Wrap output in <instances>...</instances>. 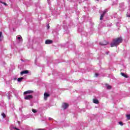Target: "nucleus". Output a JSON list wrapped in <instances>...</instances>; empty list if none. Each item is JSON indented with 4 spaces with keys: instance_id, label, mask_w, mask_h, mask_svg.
I'll use <instances>...</instances> for the list:
<instances>
[{
    "instance_id": "nucleus-1",
    "label": "nucleus",
    "mask_w": 130,
    "mask_h": 130,
    "mask_svg": "<svg viewBox=\"0 0 130 130\" xmlns=\"http://www.w3.org/2000/svg\"><path fill=\"white\" fill-rule=\"evenodd\" d=\"M122 42V38L119 37L113 39L112 42L111 43V47L117 46L118 44Z\"/></svg>"
},
{
    "instance_id": "nucleus-2",
    "label": "nucleus",
    "mask_w": 130,
    "mask_h": 130,
    "mask_svg": "<svg viewBox=\"0 0 130 130\" xmlns=\"http://www.w3.org/2000/svg\"><path fill=\"white\" fill-rule=\"evenodd\" d=\"M25 100H31V99H33L32 95H26L24 96Z\"/></svg>"
},
{
    "instance_id": "nucleus-3",
    "label": "nucleus",
    "mask_w": 130,
    "mask_h": 130,
    "mask_svg": "<svg viewBox=\"0 0 130 130\" xmlns=\"http://www.w3.org/2000/svg\"><path fill=\"white\" fill-rule=\"evenodd\" d=\"M106 13H107V10H105L103 12V13L102 14V15H101L100 20H103V17H104V16L105 15V14H106Z\"/></svg>"
},
{
    "instance_id": "nucleus-4",
    "label": "nucleus",
    "mask_w": 130,
    "mask_h": 130,
    "mask_svg": "<svg viewBox=\"0 0 130 130\" xmlns=\"http://www.w3.org/2000/svg\"><path fill=\"white\" fill-rule=\"evenodd\" d=\"M34 91L33 90H29L26 91H24L23 92V95L25 96V95H27V94H32V93H34Z\"/></svg>"
},
{
    "instance_id": "nucleus-5",
    "label": "nucleus",
    "mask_w": 130,
    "mask_h": 130,
    "mask_svg": "<svg viewBox=\"0 0 130 130\" xmlns=\"http://www.w3.org/2000/svg\"><path fill=\"white\" fill-rule=\"evenodd\" d=\"M108 42L106 41V40H104L103 41L100 42V45L103 46V45H107L108 44Z\"/></svg>"
},
{
    "instance_id": "nucleus-6",
    "label": "nucleus",
    "mask_w": 130,
    "mask_h": 130,
    "mask_svg": "<svg viewBox=\"0 0 130 130\" xmlns=\"http://www.w3.org/2000/svg\"><path fill=\"white\" fill-rule=\"evenodd\" d=\"M50 95L49 94L47 93V92H45L44 94V100H47V98L49 97Z\"/></svg>"
},
{
    "instance_id": "nucleus-7",
    "label": "nucleus",
    "mask_w": 130,
    "mask_h": 130,
    "mask_svg": "<svg viewBox=\"0 0 130 130\" xmlns=\"http://www.w3.org/2000/svg\"><path fill=\"white\" fill-rule=\"evenodd\" d=\"M62 107L63 109H67L69 107V105L67 103H64L62 104Z\"/></svg>"
},
{
    "instance_id": "nucleus-8",
    "label": "nucleus",
    "mask_w": 130,
    "mask_h": 130,
    "mask_svg": "<svg viewBox=\"0 0 130 130\" xmlns=\"http://www.w3.org/2000/svg\"><path fill=\"white\" fill-rule=\"evenodd\" d=\"M27 74H29V71H28V70H24V71H22L20 73V75H21Z\"/></svg>"
},
{
    "instance_id": "nucleus-9",
    "label": "nucleus",
    "mask_w": 130,
    "mask_h": 130,
    "mask_svg": "<svg viewBox=\"0 0 130 130\" xmlns=\"http://www.w3.org/2000/svg\"><path fill=\"white\" fill-rule=\"evenodd\" d=\"M53 41L51 40H47L45 41V44H52Z\"/></svg>"
},
{
    "instance_id": "nucleus-10",
    "label": "nucleus",
    "mask_w": 130,
    "mask_h": 130,
    "mask_svg": "<svg viewBox=\"0 0 130 130\" xmlns=\"http://www.w3.org/2000/svg\"><path fill=\"white\" fill-rule=\"evenodd\" d=\"M120 75H121V76H122V77H124V78H128V76H127V75L123 73H121Z\"/></svg>"
},
{
    "instance_id": "nucleus-11",
    "label": "nucleus",
    "mask_w": 130,
    "mask_h": 130,
    "mask_svg": "<svg viewBox=\"0 0 130 130\" xmlns=\"http://www.w3.org/2000/svg\"><path fill=\"white\" fill-rule=\"evenodd\" d=\"M93 103H95V104H98L99 103V101L97 99H93Z\"/></svg>"
},
{
    "instance_id": "nucleus-12",
    "label": "nucleus",
    "mask_w": 130,
    "mask_h": 130,
    "mask_svg": "<svg viewBox=\"0 0 130 130\" xmlns=\"http://www.w3.org/2000/svg\"><path fill=\"white\" fill-rule=\"evenodd\" d=\"M106 87L107 89H108V90H110V89H111V86H110L108 84H106Z\"/></svg>"
},
{
    "instance_id": "nucleus-13",
    "label": "nucleus",
    "mask_w": 130,
    "mask_h": 130,
    "mask_svg": "<svg viewBox=\"0 0 130 130\" xmlns=\"http://www.w3.org/2000/svg\"><path fill=\"white\" fill-rule=\"evenodd\" d=\"M23 79H24V78L21 77V78H18L17 80L18 81V82H21L23 80Z\"/></svg>"
},
{
    "instance_id": "nucleus-14",
    "label": "nucleus",
    "mask_w": 130,
    "mask_h": 130,
    "mask_svg": "<svg viewBox=\"0 0 130 130\" xmlns=\"http://www.w3.org/2000/svg\"><path fill=\"white\" fill-rule=\"evenodd\" d=\"M7 96H8V99L10 100L11 99V95L10 94V93H8L7 94Z\"/></svg>"
},
{
    "instance_id": "nucleus-15",
    "label": "nucleus",
    "mask_w": 130,
    "mask_h": 130,
    "mask_svg": "<svg viewBox=\"0 0 130 130\" xmlns=\"http://www.w3.org/2000/svg\"><path fill=\"white\" fill-rule=\"evenodd\" d=\"M1 4H3V5H4V6H8V4L5 2H3L2 1H0Z\"/></svg>"
},
{
    "instance_id": "nucleus-16",
    "label": "nucleus",
    "mask_w": 130,
    "mask_h": 130,
    "mask_svg": "<svg viewBox=\"0 0 130 130\" xmlns=\"http://www.w3.org/2000/svg\"><path fill=\"white\" fill-rule=\"evenodd\" d=\"M2 116H3V118H6V114H5V113H2Z\"/></svg>"
},
{
    "instance_id": "nucleus-17",
    "label": "nucleus",
    "mask_w": 130,
    "mask_h": 130,
    "mask_svg": "<svg viewBox=\"0 0 130 130\" xmlns=\"http://www.w3.org/2000/svg\"><path fill=\"white\" fill-rule=\"evenodd\" d=\"M126 117L127 119L128 120H129V119H130V115L129 114V115H126Z\"/></svg>"
},
{
    "instance_id": "nucleus-18",
    "label": "nucleus",
    "mask_w": 130,
    "mask_h": 130,
    "mask_svg": "<svg viewBox=\"0 0 130 130\" xmlns=\"http://www.w3.org/2000/svg\"><path fill=\"white\" fill-rule=\"evenodd\" d=\"M32 111L34 113H36V112H37V111L35 109H32Z\"/></svg>"
},
{
    "instance_id": "nucleus-19",
    "label": "nucleus",
    "mask_w": 130,
    "mask_h": 130,
    "mask_svg": "<svg viewBox=\"0 0 130 130\" xmlns=\"http://www.w3.org/2000/svg\"><path fill=\"white\" fill-rule=\"evenodd\" d=\"M17 39H18V40H19V41H21V39H22V37H17Z\"/></svg>"
},
{
    "instance_id": "nucleus-20",
    "label": "nucleus",
    "mask_w": 130,
    "mask_h": 130,
    "mask_svg": "<svg viewBox=\"0 0 130 130\" xmlns=\"http://www.w3.org/2000/svg\"><path fill=\"white\" fill-rule=\"evenodd\" d=\"M119 124H120V125H123V124L122 123V122L120 121L118 122Z\"/></svg>"
},
{
    "instance_id": "nucleus-21",
    "label": "nucleus",
    "mask_w": 130,
    "mask_h": 130,
    "mask_svg": "<svg viewBox=\"0 0 130 130\" xmlns=\"http://www.w3.org/2000/svg\"><path fill=\"white\" fill-rule=\"evenodd\" d=\"M3 32H2V31H1L0 32V38H1V37H3Z\"/></svg>"
},
{
    "instance_id": "nucleus-22",
    "label": "nucleus",
    "mask_w": 130,
    "mask_h": 130,
    "mask_svg": "<svg viewBox=\"0 0 130 130\" xmlns=\"http://www.w3.org/2000/svg\"><path fill=\"white\" fill-rule=\"evenodd\" d=\"M47 27V29H49V28H50L49 24H48Z\"/></svg>"
},
{
    "instance_id": "nucleus-23",
    "label": "nucleus",
    "mask_w": 130,
    "mask_h": 130,
    "mask_svg": "<svg viewBox=\"0 0 130 130\" xmlns=\"http://www.w3.org/2000/svg\"><path fill=\"white\" fill-rule=\"evenodd\" d=\"M48 119L49 120H52V118H51V117H49Z\"/></svg>"
},
{
    "instance_id": "nucleus-24",
    "label": "nucleus",
    "mask_w": 130,
    "mask_h": 130,
    "mask_svg": "<svg viewBox=\"0 0 130 130\" xmlns=\"http://www.w3.org/2000/svg\"><path fill=\"white\" fill-rule=\"evenodd\" d=\"M95 77H98V74L97 73L95 74Z\"/></svg>"
},
{
    "instance_id": "nucleus-25",
    "label": "nucleus",
    "mask_w": 130,
    "mask_h": 130,
    "mask_svg": "<svg viewBox=\"0 0 130 130\" xmlns=\"http://www.w3.org/2000/svg\"><path fill=\"white\" fill-rule=\"evenodd\" d=\"M17 92H18V91L14 90V93H17Z\"/></svg>"
},
{
    "instance_id": "nucleus-26",
    "label": "nucleus",
    "mask_w": 130,
    "mask_h": 130,
    "mask_svg": "<svg viewBox=\"0 0 130 130\" xmlns=\"http://www.w3.org/2000/svg\"><path fill=\"white\" fill-rule=\"evenodd\" d=\"M14 81H17V78H14Z\"/></svg>"
},
{
    "instance_id": "nucleus-27",
    "label": "nucleus",
    "mask_w": 130,
    "mask_h": 130,
    "mask_svg": "<svg viewBox=\"0 0 130 130\" xmlns=\"http://www.w3.org/2000/svg\"><path fill=\"white\" fill-rule=\"evenodd\" d=\"M127 17H128L129 18H130V15H127Z\"/></svg>"
},
{
    "instance_id": "nucleus-28",
    "label": "nucleus",
    "mask_w": 130,
    "mask_h": 130,
    "mask_svg": "<svg viewBox=\"0 0 130 130\" xmlns=\"http://www.w3.org/2000/svg\"><path fill=\"white\" fill-rule=\"evenodd\" d=\"M96 1H99V0H96Z\"/></svg>"
}]
</instances>
